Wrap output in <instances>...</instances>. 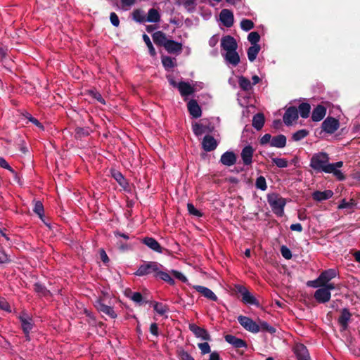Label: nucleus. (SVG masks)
<instances>
[{"label": "nucleus", "mask_w": 360, "mask_h": 360, "mask_svg": "<svg viewBox=\"0 0 360 360\" xmlns=\"http://www.w3.org/2000/svg\"><path fill=\"white\" fill-rule=\"evenodd\" d=\"M342 161L329 163V157L326 153L320 152L313 155L310 160V167L316 172L333 174L338 180L345 179L342 172L338 169L342 167Z\"/></svg>", "instance_id": "obj_1"}, {"label": "nucleus", "mask_w": 360, "mask_h": 360, "mask_svg": "<svg viewBox=\"0 0 360 360\" xmlns=\"http://www.w3.org/2000/svg\"><path fill=\"white\" fill-rule=\"evenodd\" d=\"M221 55L227 65L236 67L240 63V56L237 52L238 44L231 35L224 36L221 39Z\"/></svg>", "instance_id": "obj_2"}, {"label": "nucleus", "mask_w": 360, "mask_h": 360, "mask_svg": "<svg viewBox=\"0 0 360 360\" xmlns=\"http://www.w3.org/2000/svg\"><path fill=\"white\" fill-rule=\"evenodd\" d=\"M267 201L273 211L277 216L282 217L284 214L285 200L276 193L267 195Z\"/></svg>", "instance_id": "obj_3"}, {"label": "nucleus", "mask_w": 360, "mask_h": 360, "mask_svg": "<svg viewBox=\"0 0 360 360\" xmlns=\"http://www.w3.org/2000/svg\"><path fill=\"white\" fill-rule=\"evenodd\" d=\"M162 268V265L156 262H147L141 264L134 274L139 276H143L153 274L155 276L159 269Z\"/></svg>", "instance_id": "obj_4"}, {"label": "nucleus", "mask_w": 360, "mask_h": 360, "mask_svg": "<svg viewBox=\"0 0 360 360\" xmlns=\"http://www.w3.org/2000/svg\"><path fill=\"white\" fill-rule=\"evenodd\" d=\"M238 321L246 330L249 332L257 333L260 331L258 323L248 316L240 315L238 317Z\"/></svg>", "instance_id": "obj_5"}, {"label": "nucleus", "mask_w": 360, "mask_h": 360, "mask_svg": "<svg viewBox=\"0 0 360 360\" xmlns=\"http://www.w3.org/2000/svg\"><path fill=\"white\" fill-rule=\"evenodd\" d=\"M237 292L240 293L242 296V301L246 304H252V305H259V302L256 300V298L253 296V295L248 291V290L243 286L238 285L236 286Z\"/></svg>", "instance_id": "obj_6"}, {"label": "nucleus", "mask_w": 360, "mask_h": 360, "mask_svg": "<svg viewBox=\"0 0 360 360\" xmlns=\"http://www.w3.org/2000/svg\"><path fill=\"white\" fill-rule=\"evenodd\" d=\"M19 319L21 323L22 328L25 334L27 340H30V332L33 328V322L32 318L23 312L19 316Z\"/></svg>", "instance_id": "obj_7"}, {"label": "nucleus", "mask_w": 360, "mask_h": 360, "mask_svg": "<svg viewBox=\"0 0 360 360\" xmlns=\"http://www.w3.org/2000/svg\"><path fill=\"white\" fill-rule=\"evenodd\" d=\"M340 127V122L338 120L332 117H328L321 124V128L323 131L328 134L334 133Z\"/></svg>", "instance_id": "obj_8"}, {"label": "nucleus", "mask_w": 360, "mask_h": 360, "mask_svg": "<svg viewBox=\"0 0 360 360\" xmlns=\"http://www.w3.org/2000/svg\"><path fill=\"white\" fill-rule=\"evenodd\" d=\"M219 20L225 27H232L234 22L233 12L229 9H222L219 13Z\"/></svg>", "instance_id": "obj_9"}, {"label": "nucleus", "mask_w": 360, "mask_h": 360, "mask_svg": "<svg viewBox=\"0 0 360 360\" xmlns=\"http://www.w3.org/2000/svg\"><path fill=\"white\" fill-rule=\"evenodd\" d=\"M189 329L198 338H200L201 340L205 341H209L211 340L210 335L205 328H200L195 324H190Z\"/></svg>", "instance_id": "obj_10"}, {"label": "nucleus", "mask_w": 360, "mask_h": 360, "mask_svg": "<svg viewBox=\"0 0 360 360\" xmlns=\"http://www.w3.org/2000/svg\"><path fill=\"white\" fill-rule=\"evenodd\" d=\"M314 297L319 303H326L330 300L331 292L323 287H321L315 291Z\"/></svg>", "instance_id": "obj_11"}, {"label": "nucleus", "mask_w": 360, "mask_h": 360, "mask_svg": "<svg viewBox=\"0 0 360 360\" xmlns=\"http://www.w3.org/2000/svg\"><path fill=\"white\" fill-rule=\"evenodd\" d=\"M283 122L286 125H290L298 119V110L295 107L288 108L284 115Z\"/></svg>", "instance_id": "obj_12"}, {"label": "nucleus", "mask_w": 360, "mask_h": 360, "mask_svg": "<svg viewBox=\"0 0 360 360\" xmlns=\"http://www.w3.org/2000/svg\"><path fill=\"white\" fill-rule=\"evenodd\" d=\"M96 307L98 311L108 316L111 319H116L117 315L114 311L113 307L106 305L101 300H98L96 303Z\"/></svg>", "instance_id": "obj_13"}, {"label": "nucleus", "mask_w": 360, "mask_h": 360, "mask_svg": "<svg viewBox=\"0 0 360 360\" xmlns=\"http://www.w3.org/2000/svg\"><path fill=\"white\" fill-rule=\"evenodd\" d=\"M178 89L182 97H184L185 100L186 97L192 95L195 89L193 86L186 82H180L178 84Z\"/></svg>", "instance_id": "obj_14"}, {"label": "nucleus", "mask_w": 360, "mask_h": 360, "mask_svg": "<svg viewBox=\"0 0 360 360\" xmlns=\"http://www.w3.org/2000/svg\"><path fill=\"white\" fill-rule=\"evenodd\" d=\"M294 353L297 360H311L308 349L303 344H297L294 347Z\"/></svg>", "instance_id": "obj_15"}, {"label": "nucleus", "mask_w": 360, "mask_h": 360, "mask_svg": "<svg viewBox=\"0 0 360 360\" xmlns=\"http://www.w3.org/2000/svg\"><path fill=\"white\" fill-rule=\"evenodd\" d=\"M254 153L253 148L248 145L245 146L240 153L243 162L245 165H250L252 162V157Z\"/></svg>", "instance_id": "obj_16"}, {"label": "nucleus", "mask_w": 360, "mask_h": 360, "mask_svg": "<svg viewBox=\"0 0 360 360\" xmlns=\"http://www.w3.org/2000/svg\"><path fill=\"white\" fill-rule=\"evenodd\" d=\"M338 274V273L335 269H328L322 271L319 276V278L323 285L326 284V283L330 282L332 279L335 278Z\"/></svg>", "instance_id": "obj_17"}, {"label": "nucleus", "mask_w": 360, "mask_h": 360, "mask_svg": "<svg viewBox=\"0 0 360 360\" xmlns=\"http://www.w3.org/2000/svg\"><path fill=\"white\" fill-rule=\"evenodd\" d=\"M188 110L190 113V115L193 118H198L202 115V110L200 105H198V102L194 100L191 99L188 102Z\"/></svg>", "instance_id": "obj_18"}, {"label": "nucleus", "mask_w": 360, "mask_h": 360, "mask_svg": "<svg viewBox=\"0 0 360 360\" xmlns=\"http://www.w3.org/2000/svg\"><path fill=\"white\" fill-rule=\"evenodd\" d=\"M182 44L169 39L165 44L164 48L169 53H180L182 51Z\"/></svg>", "instance_id": "obj_19"}, {"label": "nucleus", "mask_w": 360, "mask_h": 360, "mask_svg": "<svg viewBox=\"0 0 360 360\" xmlns=\"http://www.w3.org/2000/svg\"><path fill=\"white\" fill-rule=\"evenodd\" d=\"M352 314L349 312V309L347 308H344L341 311V315L338 318V323L342 327V330H345L348 327V323L351 319Z\"/></svg>", "instance_id": "obj_20"}, {"label": "nucleus", "mask_w": 360, "mask_h": 360, "mask_svg": "<svg viewBox=\"0 0 360 360\" xmlns=\"http://www.w3.org/2000/svg\"><path fill=\"white\" fill-rule=\"evenodd\" d=\"M202 148L207 152L214 150L217 146L215 139L210 135H206L202 140Z\"/></svg>", "instance_id": "obj_21"}, {"label": "nucleus", "mask_w": 360, "mask_h": 360, "mask_svg": "<svg viewBox=\"0 0 360 360\" xmlns=\"http://www.w3.org/2000/svg\"><path fill=\"white\" fill-rule=\"evenodd\" d=\"M143 243L148 246L152 250L158 253L162 252V248L160 243L153 238L146 237L143 239Z\"/></svg>", "instance_id": "obj_22"}, {"label": "nucleus", "mask_w": 360, "mask_h": 360, "mask_svg": "<svg viewBox=\"0 0 360 360\" xmlns=\"http://www.w3.org/2000/svg\"><path fill=\"white\" fill-rule=\"evenodd\" d=\"M193 288L197 292H200L202 295H203L205 297L212 301L217 300V295L208 288L202 285H194Z\"/></svg>", "instance_id": "obj_23"}, {"label": "nucleus", "mask_w": 360, "mask_h": 360, "mask_svg": "<svg viewBox=\"0 0 360 360\" xmlns=\"http://www.w3.org/2000/svg\"><path fill=\"white\" fill-rule=\"evenodd\" d=\"M326 114V108L322 105H318L312 111L311 120L314 122H319L323 119Z\"/></svg>", "instance_id": "obj_24"}, {"label": "nucleus", "mask_w": 360, "mask_h": 360, "mask_svg": "<svg viewBox=\"0 0 360 360\" xmlns=\"http://www.w3.org/2000/svg\"><path fill=\"white\" fill-rule=\"evenodd\" d=\"M225 340L236 348L247 347V343L243 340L232 335H226Z\"/></svg>", "instance_id": "obj_25"}, {"label": "nucleus", "mask_w": 360, "mask_h": 360, "mask_svg": "<svg viewBox=\"0 0 360 360\" xmlns=\"http://www.w3.org/2000/svg\"><path fill=\"white\" fill-rule=\"evenodd\" d=\"M220 161L226 166H232L236 162V156L233 152L226 151L221 156Z\"/></svg>", "instance_id": "obj_26"}, {"label": "nucleus", "mask_w": 360, "mask_h": 360, "mask_svg": "<svg viewBox=\"0 0 360 360\" xmlns=\"http://www.w3.org/2000/svg\"><path fill=\"white\" fill-rule=\"evenodd\" d=\"M333 193L330 190H326L324 191H315L312 194L313 199L316 201H323L330 198Z\"/></svg>", "instance_id": "obj_27"}, {"label": "nucleus", "mask_w": 360, "mask_h": 360, "mask_svg": "<svg viewBox=\"0 0 360 360\" xmlns=\"http://www.w3.org/2000/svg\"><path fill=\"white\" fill-rule=\"evenodd\" d=\"M286 145V137L283 134H279L272 137L271 146L278 148H284Z\"/></svg>", "instance_id": "obj_28"}, {"label": "nucleus", "mask_w": 360, "mask_h": 360, "mask_svg": "<svg viewBox=\"0 0 360 360\" xmlns=\"http://www.w3.org/2000/svg\"><path fill=\"white\" fill-rule=\"evenodd\" d=\"M153 41L160 46H165V44L166 42L169 40L167 37L165 33H163L161 31H158L152 35Z\"/></svg>", "instance_id": "obj_29"}, {"label": "nucleus", "mask_w": 360, "mask_h": 360, "mask_svg": "<svg viewBox=\"0 0 360 360\" xmlns=\"http://www.w3.org/2000/svg\"><path fill=\"white\" fill-rule=\"evenodd\" d=\"M238 82L239 86L244 91H250L252 90V85L249 79L241 75V76L238 77Z\"/></svg>", "instance_id": "obj_30"}, {"label": "nucleus", "mask_w": 360, "mask_h": 360, "mask_svg": "<svg viewBox=\"0 0 360 360\" xmlns=\"http://www.w3.org/2000/svg\"><path fill=\"white\" fill-rule=\"evenodd\" d=\"M146 22H158L160 20V15L158 11L155 8L149 9L148 14L146 15Z\"/></svg>", "instance_id": "obj_31"}, {"label": "nucleus", "mask_w": 360, "mask_h": 360, "mask_svg": "<svg viewBox=\"0 0 360 360\" xmlns=\"http://www.w3.org/2000/svg\"><path fill=\"white\" fill-rule=\"evenodd\" d=\"M264 124V116L262 113H257L252 118V126L257 130H260Z\"/></svg>", "instance_id": "obj_32"}, {"label": "nucleus", "mask_w": 360, "mask_h": 360, "mask_svg": "<svg viewBox=\"0 0 360 360\" xmlns=\"http://www.w3.org/2000/svg\"><path fill=\"white\" fill-rule=\"evenodd\" d=\"M260 49L261 47L259 45H252L248 48L247 54L248 60L250 62H253L256 59Z\"/></svg>", "instance_id": "obj_33"}, {"label": "nucleus", "mask_w": 360, "mask_h": 360, "mask_svg": "<svg viewBox=\"0 0 360 360\" xmlns=\"http://www.w3.org/2000/svg\"><path fill=\"white\" fill-rule=\"evenodd\" d=\"M155 278H159L162 279V281L168 283L170 285L174 284V279L171 277V276L164 271H162V269H159V271H157V274L155 276Z\"/></svg>", "instance_id": "obj_34"}, {"label": "nucleus", "mask_w": 360, "mask_h": 360, "mask_svg": "<svg viewBox=\"0 0 360 360\" xmlns=\"http://www.w3.org/2000/svg\"><path fill=\"white\" fill-rule=\"evenodd\" d=\"M297 110L302 118H307L310 113L311 106L307 103H302L299 105Z\"/></svg>", "instance_id": "obj_35"}, {"label": "nucleus", "mask_w": 360, "mask_h": 360, "mask_svg": "<svg viewBox=\"0 0 360 360\" xmlns=\"http://www.w3.org/2000/svg\"><path fill=\"white\" fill-rule=\"evenodd\" d=\"M34 290L39 296L41 297H46L51 294L50 291L39 283H36L34 285Z\"/></svg>", "instance_id": "obj_36"}, {"label": "nucleus", "mask_w": 360, "mask_h": 360, "mask_svg": "<svg viewBox=\"0 0 360 360\" xmlns=\"http://www.w3.org/2000/svg\"><path fill=\"white\" fill-rule=\"evenodd\" d=\"M133 18L135 21L140 22V23H144L146 22V15H145L144 12L141 10L136 9L133 12Z\"/></svg>", "instance_id": "obj_37"}, {"label": "nucleus", "mask_w": 360, "mask_h": 360, "mask_svg": "<svg viewBox=\"0 0 360 360\" xmlns=\"http://www.w3.org/2000/svg\"><path fill=\"white\" fill-rule=\"evenodd\" d=\"M112 177L117 181V182L123 188H125L127 185V181L124 176L117 171H113L112 172Z\"/></svg>", "instance_id": "obj_38"}, {"label": "nucleus", "mask_w": 360, "mask_h": 360, "mask_svg": "<svg viewBox=\"0 0 360 360\" xmlns=\"http://www.w3.org/2000/svg\"><path fill=\"white\" fill-rule=\"evenodd\" d=\"M258 325L259 326L260 331L268 332L271 334H274L276 332L275 328L269 324L266 321H259Z\"/></svg>", "instance_id": "obj_39"}, {"label": "nucleus", "mask_w": 360, "mask_h": 360, "mask_svg": "<svg viewBox=\"0 0 360 360\" xmlns=\"http://www.w3.org/2000/svg\"><path fill=\"white\" fill-rule=\"evenodd\" d=\"M308 134L309 131L307 129H300L292 134V139L295 141H299L307 136Z\"/></svg>", "instance_id": "obj_40"}, {"label": "nucleus", "mask_w": 360, "mask_h": 360, "mask_svg": "<svg viewBox=\"0 0 360 360\" xmlns=\"http://www.w3.org/2000/svg\"><path fill=\"white\" fill-rule=\"evenodd\" d=\"M143 39L146 43L147 47L148 48L149 53L150 54V56H155L156 55V51L153 46L150 37L147 34H144L143 35Z\"/></svg>", "instance_id": "obj_41"}, {"label": "nucleus", "mask_w": 360, "mask_h": 360, "mask_svg": "<svg viewBox=\"0 0 360 360\" xmlns=\"http://www.w3.org/2000/svg\"><path fill=\"white\" fill-rule=\"evenodd\" d=\"M0 167L6 169H8L15 179L18 178L17 172L9 165L7 161L2 157H0Z\"/></svg>", "instance_id": "obj_42"}, {"label": "nucleus", "mask_w": 360, "mask_h": 360, "mask_svg": "<svg viewBox=\"0 0 360 360\" xmlns=\"http://www.w3.org/2000/svg\"><path fill=\"white\" fill-rule=\"evenodd\" d=\"M254 27V22L251 20L243 19L240 22V28L245 31H250Z\"/></svg>", "instance_id": "obj_43"}, {"label": "nucleus", "mask_w": 360, "mask_h": 360, "mask_svg": "<svg viewBox=\"0 0 360 360\" xmlns=\"http://www.w3.org/2000/svg\"><path fill=\"white\" fill-rule=\"evenodd\" d=\"M154 310L160 315H164L168 310L165 304L160 302H155L153 306Z\"/></svg>", "instance_id": "obj_44"}, {"label": "nucleus", "mask_w": 360, "mask_h": 360, "mask_svg": "<svg viewBox=\"0 0 360 360\" xmlns=\"http://www.w3.org/2000/svg\"><path fill=\"white\" fill-rule=\"evenodd\" d=\"M248 39L252 45H259L260 36L257 32H252L248 34Z\"/></svg>", "instance_id": "obj_45"}, {"label": "nucleus", "mask_w": 360, "mask_h": 360, "mask_svg": "<svg viewBox=\"0 0 360 360\" xmlns=\"http://www.w3.org/2000/svg\"><path fill=\"white\" fill-rule=\"evenodd\" d=\"M255 186L261 191H265L267 188L265 178L262 176L257 177L255 182Z\"/></svg>", "instance_id": "obj_46"}, {"label": "nucleus", "mask_w": 360, "mask_h": 360, "mask_svg": "<svg viewBox=\"0 0 360 360\" xmlns=\"http://www.w3.org/2000/svg\"><path fill=\"white\" fill-rule=\"evenodd\" d=\"M271 161L279 168H285L288 167V161L285 158H273Z\"/></svg>", "instance_id": "obj_47"}, {"label": "nucleus", "mask_w": 360, "mask_h": 360, "mask_svg": "<svg viewBox=\"0 0 360 360\" xmlns=\"http://www.w3.org/2000/svg\"><path fill=\"white\" fill-rule=\"evenodd\" d=\"M354 205H355V202L354 200L351 199L349 201H347L345 199H343L341 200L338 208V209L352 208Z\"/></svg>", "instance_id": "obj_48"}, {"label": "nucleus", "mask_w": 360, "mask_h": 360, "mask_svg": "<svg viewBox=\"0 0 360 360\" xmlns=\"http://www.w3.org/2000/svg\"><path fill=\"white\" fill-rule=\"evenodd\" d=\"M34 212L40 217V219H43L44 206L40 201L36 202L34 207Z\"/></svg>", "instance_id": "obj_49"}, {"label": "nucleus", "mask_w": 360, "mask_h": 360, "mask_svg": "<svg viewBox=\"0 0 360 360\" xmlns=\"http://www.w3.org/2000/svg\"><path fill=\"white\" fill-rule=\"evenodd\" d=\"M162 63L163 66L166 69L172 68L174 67L175 64L173 59L169 56H165L162 58Z\"/></svg>", "instance_id": "obj_50"}, {"label": "nucleus", "mask_w": 360, "mask_h": 360, "mask_svg": "<svg viewBox=\"0 0 360 360\" xmlns=\"http://www.w3.org/2000/svg\"><path fill=\"white\" fill-rule=\"evenodd\" d=\"M192 129L196 136L202 135L205 131L204 126L198 123L193 124Z\"/></svg>", "instance_id": "obj_51"}, {"label": "nucleus", "mask_w": 360, "mask_h": 360, "mask_svg": "<svg viewBox=\"0 0 360 360\" xmlns=\"http://www.w3.org/2000/svg\"><path fill=\"white\" fill-rule=\"evenodd\" d=\"M198 347L200 349L201 354H202V355H205L206 354H209L211 352L210 346L207 342H202V343H198Z\"/></svg>", "instance_id": "obj_52"}, {"label": "nucleus", "mask_w": 360, "mask_h": 360, "mask_svg": "<svg viewBox=\"0 0 360 360\" xmlns=\"http://www.w3.org/2000/svg\"><path fill=\"white\" fill-rule=\"evenodd\" d=\"M195 0H182L181 4L183 5L188 11H193L195 6Z\"/></svg>", "instance_id": "obj_53"}, {"label": "nucleus", "mask_w": 360, "mask_h": 360, "mask_svg": "<svg viewBox=\"0 0 360 360\" xmlns=\"http://www.w3.org/2000/svg\"><path fill=\"white\" fill-rule=\"evenodd\" d=\"M187 209L190 214L199 217H202V213L192 203L187 204Z\"/></svg>", "instance_id": "obj_54"}, {"label": "nucleus", "mask_w": 360, "mask_h": 360, "mask_svg": "<svg viewBox=\"0 0 360 360\" xmlns=\"http://www.w3.org/2000/svg\"><path fill=\"white\" fill-rule=\"evenodd\" d=\"M281 253L282 256L286 259H290L292 258V253L290 250L285 245L281 246Z\"/></svg>", "instance_id": "obj_55"}, {"label": "nucleus", "mask_w": 360, "mask_h": 360, "mask_svg": "<svg viewBox=\"0 0 360 360\" xmlns=\"http://www.w3.org/2000/svg\"><path fill=\"white\" fill-rule=\"evenodd\" d=\"M25 116L30 122L33 123L35 126H37L39 129H44L43 125L39 122V120L32 117L30 113L27 112L25 115Z\"/></svg>", "instance_id": "obj_56"}, {"label": "nucleus", "mask_w": 360, "mask_h": 360, "mask_svg": "<svg viewBox=\"0 0 360 360\" xmlns=\"http://www.w3.org/2000/svg\"><path fill=\"white\" fill-rule=\"evenodd\" d=\"M178 356L179 360H195L191 354L184 350L179 351Z\"/></svg>", "instance_id": "obj_57"}, {"label": "nucleus", "mask_w": 360, "mask_h": 360, "mask_svg": "<svg viewBox=\"0 0 360 360\" xmlns=\"http://www.w3.org/2000/svg\"><path fill=\"white\" fill-rule=\"evenodd\" d=\"M89 93L93 98L96 99L101 103L105 104V101L99 92L96 90H89Z\"/></svg>", "instance_id": "obj_58"}, {"label": "nucleus", "mask_w": 360, "mask_h": 360, "mask_svg": "<svg viewBox=\"0 0 360 360\" xmlns=\"http://www.w3.org/2000/svg\"><path fill=\"white\" fill-rule=\"evenodd\" d=\"M131 300L136 303L141 304L143 300L142 295L139 292H132L131 296H129Z\"/></svg>", "instance_id": "obj_59"}, {"label": "nucleus", "mask_w": 360, "mask_h": 360, "mask_svg": "<svg viewBox=\"0 0 360 360\" xmlns=\"http://www.w3.org/2000/svg\"><path fill=\"white\" fill-rule=\"evenodd\" d=\"M307 286L311 287L314 288H320L322 287L323 284L321 283V281L319 280V278L318 277L316 279L313 281H309L307 283Z\"/></svg>", "instance_id": "obj_60"}, {"label": "nucleus", "mask_w": 360, "mask_h": 360, "mask_svg": "<svg viewBox=\"0 0 360 360\" xmlns=\"http://www.w3.org/2000/svg\"><path fill=\"white\" fill-rule=\"evenodd\" d=\"M120 1H121L122 7L124 10H129L136 3V0H120Z\"/></svg>", "instance_id": "obj_61"}, {"label": "nucleus", "mask_w": 360, "mask_h": 360, "mask_svg": "<svg viewBox=\"0 0 360 360\" xmlns=\"http://www.w3.org/2000/svg\"><path fill=\"white\" fill-rule=\"evenodd\" d=\"M171 274L174 276V278L179 279V281H181L184 283L187 282L186 277L182 273L179 272L178 271H176V270H172L171 271Z\"/></svg>", "instance_id": "obj_62"}, {"label": "nucleus", "mask_w": 360, "mask_h": 360, "mask_svg": "<svg viewBox=\"0 0 360 360\" xmlns=\"http://www.w3.org/2000/svg\"><path fill=\"white\" fill-rule=\"evenodd\" d=\"M110 22L111 24L115 26V27H118L119 25H120V20H119V18L117 16V15L114 13V12H112L110 15Z\"/></svg>", "instance_id": "obj_63"}, {"label": "nucleus", "mask_w": 360, "mask_h": 360, "mask_svg": "<svg viewBox=\"0 0 360 360\" xmlns=\"http://www.w3.org/2000/svg\"><path fill=\"white\" fill-rule=\"evenodd\" d=\"M219 40V37L218 34L213 35L210 39H209V46L210 47H214L217 46Z\"/></svg>", "instance_id": "obj_64"}]
</instances>
